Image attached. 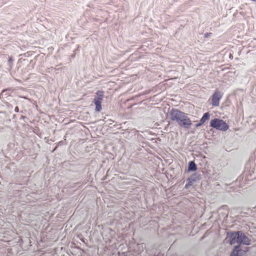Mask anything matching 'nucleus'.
Segmentation results:
<instances>
[{"mask_svg":"<svg viewBox=\"0 0 256 256\" xmlns=\"http://www.w3.org/2000/svg\"><path fill=\"white\" fill-rule=\"evenodd\" d=\"M30 64H32V68H34V62L33 60H31L30 62Z\"/></svg>","mask_w":256,"mask_h":256,"instance_id":"obj_14","label":"nucleus"},{"mask_svg":"<svg viewBox=\"0 0 256 256\" xmlns=\"http://www.w3.org/2000/svg\"><path fill=\"white\" fill-rule=\"evenodd\" d=\"M202 124H203L200 121L198 123L195 124V126L196 128L200 126Z\"/></svg>","mask_w":256,"mask_h":256,"instance_id":"obj_13","label":"nucleus"},{"mask_svg":"<svg viewBox=\"0 0 256 256\" xmlns=\"http://www.w3.org/2000/svg\"><path fill=\"white\" fill-rule=\"evenodd\" d=\"M230 256H242V249L241 246L240 245L234 246Z\"/></svg>","mask_w":256,"mask_h":256,"instance_id":"obj_6","label":"nucleus"},{"mask_svg":"<svg viewBox=\"0 0 256 256\" xmlns=\"http://www.w3.org/2000/svg\"><path fill=\"white\" fill-rule=\"evenodd\" d=\"M210 126L221 131H226L229 128L225 121L218 118H214L210 122Z\"/></svg>","mask_w":256,"mask_h":256,"instance_id":"obj_3","label":"nucleus"},{"mask_svg":"<svg viewBox=\"0 0 256 256\" xmlns=\"http://www.w3.org/2000/svg\"><path fill=\"white\" fill-rule=\"evenodd\" d=\"M210 118V114L209 112H205L203 114L202 118L200 120V122L204 124L207 120H209Z\"/></svg>","mask_w":256,"mask_h":256,"instance_id":"obj_8","label":"nucleus"},{"mask_svg":"<svg viewBox=\"0 0 256 256\" xmlns=\"http://www.w3.org/2000/svg\"><path fill=\"white\" fill-rule=\"evenodd\" d=\"M222 98V94L220 92H216L212 96V106H219L220 100Z\"/></svg>","mask_w":256,"mask_h":256,"instance_id":"obj_5","label":"nucleus"},{"mask_svg":"<svg viewBox=\"0 0 256 256\" xmlns=\"http://www.w3.org/2000/svg\"><path fill=\"white\" fill-rule=\"evenodd\" d=\"M12 61H13L12 58V56L9 57L8 60V65L10 66V64L12 62Z\"/></svg>","mask_w":256,"mask_h":256,"instance_id":"obj_12","label":"nucleus"},{"mask_svg":"<svg viewBox=\"0 0 256 256\" xmlns=\"http://www.w3.org/2000/svg\"><path fill=\"white\" fill-rule=\"evenodd\" d=\"M204 238V236H202V237L201 238V240H202Z\"/></svg>","mask_w":256,"mask_h":256,"instance_id":"obj_18","label":"nucleus"},{"mask_svg":"<svg viewBox=\"0 0 256 256\" xmlns=\"http://www.w3.org/2000/svg\"><path fill=\"white\" fill-rule=\"evenodd\" d=\"M212 34L210 33V32H209V33H206L204 34V36L205 38H208Z\"/></svg>","mask_w":256,"mask_h":256,"instance_id":"obj_15","label":"nucleus"},{"mask_svg":"<svg viewBox=\"0 0 256 256\" xmlns=\"http://www.w3.org/2000/svg\"><path fill=\"white\" fill-rule=\"evenodd\" d=\"M197 170V166L195 164L194 161H190L188 164V167L186 171L190 172H195Z\"/></svg>","mask_w":256,"mask_h":256,"instance_id":"obj_7","label":"nucleus"},{"mask_svg":"<svg viewBox=\"0 0 256 256\" xmlns=\"http://www.w3.org/2000/svg\"><path fill=\"white\" fill-rule=\"evenodd\" d=\"M14 112H19V108H18V106L15 107V108H14Z\"/></svg>","mask_w":256,"mask_h":256,"instance_id":"obj_16","label":"nucleus"},{"mask_svg":"<svg viewBox=\"0 0 256 256\" xmlns=\"http://www.w3.org/2000/svg\"><path fill=\"white\" fill-rule=\"evenodd\" d=\"M200 176L201 174H200L195 173L192 174L189 178L194 182H196L200 178Z\"/></svg>","mask_w":256,"mask_h":256,"instance_id":"obj_9","label":"nucleus"},{"mask_svg":"<svg viewBox=\"0 0 256 256\" xmlns=\"http://www.w3.org/2000/svg\"><path fill=\"white\" fill-rule=\"evenodd\" d=\"M254 155H256V150L254 151Z\"/></svg>","mask_w":256,"mask_h":256,"instance_id":"obj_17","label":"nucleus"},{"mask_svg":"<svg viewBox=\"0 0 256 256\" xmlns=\"http://www.w3.org/2000/svg\"><path fill=\"white\" fill-rule=\"evenodd\" d=\"M104 97V92L102 90H98L96 92V96L94 100V102L96 105L95 110L96 112H100L101 111L102 101Z\"/></svg>","mask_w":256,"mask_h":256,"instance_id":"obj_4","label":"nucleus"},{"mask_svg":"<svg viewBox=\"0 0 256 256\" xmlns=\"http://www.w3.org/2000/svg\"><path fill=\"white\" fill-rule=\"evenodd\" d=\"M87 178H88V180H84V184H86V182H92V178H91V174H90V176Z\"/></svg>","mask_w":256,"mask_h":256,"instance_id":"obj_11","label":"nucleus"},{"mask_svg":"<svg viewBox=\"0 0 256 256\" xmlns=\"http://www.w3.org/2000/svg\"><path fill=\"white\" fill-rule=\"evenodd\" d=\"M226 235L228 239L229 244L230 245L237 243L238 244L249 246L251 244V240L242 231L238 230L228 232Z\"/></svg>","mask_w":256,"mask_h":256,"instance_id":"obj_2","label":"nucleus"},{"mask_svg":"<svg viewBox=\"0 0 256 256\" xmlns=\"http://www.w3.org/2000/svg\"><path fill=\"white\" fill-rule=\"evenodd\" d=\"M158 256V255H156V256Z\"/></svg>","mask_w":256,"mask_h":256,"instance_id":"obj_19","label":"nucleus"},{"mask_svg":"<svg viewBox=\"0 0 256 256\" xmlns=\"http://www.w3.org/2000/svg\"><path fill=\"white\" fill-rule=\"evenodd\" d=\"M170 116L172 120L176 121L179 126L188 129L192 124L188 114L180 110L172 108L170 111Z\"/></svg>","mask_w":256,"mask_h":256,"instance_id":"obj_1","label":"nucleus"},{"mask_svg":"<svg viewBox=\"0 0 256 256\" xmlns=\"http://www.w3.org/2000/svg\"><path fill=\"white\" fill-rule=\"evenodd\" d=\"M194 182L192 180H190V178H188L186 180V183L184 186V188L186 189H188V188L191 186L193 184Z\"/></svg>","mask_w":256,"mask_h":256,"instance_id":"obj_10","label":"nucleus"}]
</instances>
